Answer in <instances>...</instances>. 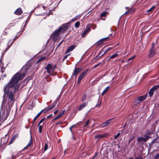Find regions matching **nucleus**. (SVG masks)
Segmentation results:
<instances>
[{"mask_svg":"<svg viewBox=\"0 0 159 159\" xmlns=\"http://www.w3.org/2000/svg\"><path fill=\"white\" fill-rule=\"evenodd\" d=\"M31 66L30 65L24 66L20 70L15 74L12 77L10 82L4 87V97L6 95L7 102L3 99L1 107L0 114V122L2 115L6 113L7 117L10 112V109L15 101V95L19 91L20 84L18 82L22 79L25 76L26 73L29 70Z\"/></svg>","mask_w":159,"mask_h":159,"instance_id":"nucleus-1","label":"nucleus"},{"mask_svg":"<svg viewBox=\"0 0 159 159\" xmlns=\"http://www.w3.org/2000/svg\"><path fill=\"white\" fill-rule=\"evenodd\" d=\"M68 28V25L67 24H65L60 27L57 30L54 31L53 33V38L57 37L61 33H64L66 30Z\"/></svg>","mask_w":159,"mask_h":159,"instance_id":"nucleus-2","label":"nucleus"},{"mask_svg":"<svg viewBox=\"0 0 159 159\" xmlns=\"http://www.w3.org/2000/svg\"><path fill=\"white\" fill-rule=\"evenodd\" d=\"M147 95H145L139 96L135 99L134 101V103L135 105H136L145 100L147 97Z\"/></svg>","mask_w":159,"mask_h":159,"instance_id":"nucleus-3","label":"nucleus"},{"mask_svg":"<svg viewBox=\"0 0 159 159\" xmlns=\"http://www.w3.org/2000/svg\"><path fill=\"white\" fill-rule=\"evenodd\" d=\"M144 137H139L137 139V141L139 142H141L142 141L145 142L148 140L149 138V137L147 135H146V136L144 135Z\"/></svg>","mask_w":159,"mask_h":159,"instance_id":"nucleus-4","label":"nucleus"},{"mask_svg":"<svg viewBox=\"0 0 159 159\" xmlns=\"http://www.w3.org/2000/svg\"><path fill=\"white\" fill-rule=\"evenodd\" d=\"M90 29L91 28L88 25H87L86 28L84 32L82 34L81 36L83 37H84L85 36L86 34L90 31Z\"/></svg>","mask_w":159,"mask_h":159,"instance_id":"nucleus-5","label":"nucleus"},{"mask_svg":"<svg viewBox=\"0 0 159 159\" xmlns=\"http://www.w3.org/2000/svg\"><path fill=\"white\" fill-rule=\"evenodd\" d=\"M156 53V50L150 49V53L148 55L149 58H151L154 56Z\"/></svg>","mask_w":159,"mask_h":159,"instance_id":"nucleus-6","label":"nucleus"},{"mask_svg":"<svg viewBox=\"0 0 159 159\" xmlns=\"http://www.w3.org/2000/svg\"><path fill=\"white\" fill-rule=\"evenodd\" d=\"M75 47L76 46L75 45H73L69 47L66 51L65 54L73 50L75 48Z\"/></svg>","mask_w":159,"mask_h":159,"instance_id":"nucleus-7","label":"nucleus"},{"mask_svg":"<svg viewBox=\"0 0 159 159\" xmlns=\"http://www.w3.org/2000/svg\"><path fill=\"white\" fill-rule=\"evenodd\" d=\"M52 67L51 65L50 64H48L47 66L45 67V69L47 70V72L48 73H50L51 72V70L52 69Z\"/></svg>","mask_w":159,"mask_h":159,"instance_id":"nucleus-8","label":"nucleus"},{"mask_svg":"<svg viewBox=\"0 0 159 159\" xmlns=\"http://www.w3.org/2000/svg\"><path fill=\"white\" fill-rule=\"evenodd\" d=\"M112 119H109L104 122L101 125L102 127L104 128L107 126L109 124L111 123V120Z\"/></svg>","mask_w":159,"mask_h":159,"instance_id":"nucleus-9","label":"nucleus"},{"mask_svg":"<svg viewBox=\"0 0 159 159\" xmlns=\"http://www.w3.org/2000/svg\"><path fill=\"white\" fill-rule=\"evenodd\" d=\"M65 111H66L65 110H62V111L60 113L59 115H58L56 117H55V118L53 120H56L59 118L61 116H62L65 113Z\"/></svg>","mask_w":159,"mask_h":159,"instance_id":"nucleus-10","label":"nucleus"},{"mask_svg":"<svg viewBox=\"0 0 159 159\" xmlns=\"http://www.w3.org/2000/svg\"><path fill=\"white\" fill-rule=\"evenodd\" d=\"M22 13V11L20 8H19L14 12V14L17 15H20Z\"/></svg>","mask_w":159,"mask_h":159,"instance_id":"nucleus-11","label":"nucleus"},{"mask_svg":"<svg viewBox=\"0 0 159 159\" xmlns=\"http://www.w3.org/2000/svg\"><path fill=\"white\" fill-rule=\"evenodd\" d=\"M109 39V37H107L102 39H100V40H99L97 42V43H100L99 44H101L103 43V42L107 40V39Z\"/></svg>","mask_w":159,"mask_h":159,"instance_id":"nucleus-12","label":"nucleus"},{"mask_svg":"<svg viewBox=\"0 0 159 159\" xmlns=\"http://www.w3.org/2000/svg\"><path fill=\"white\" fill-rule=\"evenodd\" d=\"M18 136V134H16L14 135L11 138V140L10 141L9 144L12 143L14 141Z\"/></svg>","mask_w":159,"mask_h":159,"instance_id":"nucleus-13","label":"nucleus"},{"mask_svg":"<svg viewBox=\"0 0 159 159\" xmlns=\"http://www.w3.org/2000/svg\"><path fill=\"white\" fill-rule=\"evenodd\" d=\"M105 136L104 134H96L95 135V138L98 139V140H99L102 138L104 137Z\"/></svg>","mask_w":159,"mask_h":159,"instance_id":"nucleus-14","label":"nucleus"},{"mask_svg":"<svg viewBox=\"0 0 159 159\" xmlns=\"http://www.w3.org/2000/svg\"><path fill=\"white\" fill-rule=\"evenodd\" d=\"M82 68H75L74 71V75L76 76V75H77L78 73L82 70Z\"/></svg>","mask_w":159,"mask_h":159,"instance_id":"nucleus-15","label":"nucleus"},{"mask_svg":"<svg viewBox=\"0 0 159 159\" xmlns=\"http://www.w3.org/2000/svg\"><path fill=\"white\" fill-rule=\"evenodd\" d=\"M88 103L87 102H85L82 104L79 107L78 110L79 111L81 110L83 108H84L87 104Z\"/></svg>","mask_w":159,"mask_h":159,"instance_id":"nucleus-16","label":"nucleus"},{"mask_svg":"<svg viewBox=\"0 0 159 159\" xmlns=\"http://www.w3.org/2000/svg\"><path fill=\"white\" fill-rule=\"evenodd\" d=\"M109 86H108L104 90H103V92L102 93L101 95L102 96H103L106 93L107 91L108 90V89H109Z\"/></svg>","mask_w":159,"mask_h":159,"instance_id":"nucleus-17","label":"nucleus"},{"mask_svg":"<svg viewBox=\"0 0 159 159\" xmlns=\"http://www.w3.org/2000/svg\"><path fill=\"white\" fill-rule=\"evenodd\" d=\"M22 151H19L15 155L13 156H12V157L13 158H16V157H18L19 155L21 154Z\"/></svg>","mask_w":159,"mask_h":159,"instance_id":"nucleus-18","label":"nucleus"},{"mask_svg":"<svg viewBox=\"0 0 159 159\" xmlns=\"http://www.w3.org/2000/svg\"><path fill=\"white\" fill-rule=\"evenodd\" d=\"M58 98H57L56 100V101L53 103L51 105V109H53L54 107H55V106L57 104V101L58 99Z\"/></svg>","mask_w":159,"mask_h":159,"instance_id":"nucleus-19","label":"nucleus"},{"mask_svg":"<svg viewBox=\"0 0 159 159\" xmlns=\"http://www.w3.org/2000/svg\"><path fill=\"white\" fill-rule=\"evenodd\" d=\"M105 53L106 52H104V51L102 49L99 52V54H100V56L101 57L104 55L105 54Z\"/></svg>","mask_w":159,"mask_h":159,"instance_id":"nucleus-20","label":"nucleus"},{"mask_svg":"<svg viewBox=\"0 0 159 159\" xmlns=\"http://www.w3.org/2000/svg\"><path fill=\"white\" fill-rule=\"evenodd\" d=\"M43 110H41L39 113L37 115L35 116V117L34 119V121H35L41 115L42 112H43Z\"/></svg>","mask_w":159,"mask_h":159,"instance_id":"nucleus-21","label":"nucleus"},{"mask_svg":"<svg viewBox=\"0 0 159 159\" xmlns=\"http://www.w3.org/2000/svg\"><path fill=\"white\" fill-rule=\"evenodd\" d=\"M111 49V48H106V47H103L102 49L105 52H106L110 50Z\"/></svg>","mask_w":159,"mask_h":159,"instance_id":"nucleus-22","label":"nucleus"},{"mask_svg":"<svg viewBox=\"0 0 159 159\" xmlns=\"http://www.w3.org/2000/svg\"><path fill=\"white\" fill-rule=\"evenodd\" d=\"M43 124L42 125H38V126H39V132L40 133H41L42 132V128L43 126Z\"/></svg>","mask_w":159,"mask_h":159,"instance_id":"nucleus-23","label":"nucleus"},{"mask_svg":"<svg viewBox=\"0 0 159 159\" xmlns=\"http://www.w3.org/2000/svg\"><path fill=\"white\" fill-rule=\"evenodd\" d=\"M107 11H105L104 12H103L101 13V14L100 15V16L101 17H105L107 16Z\"/></svg>","mask_w":159,"mask_h":159,"instance_id":"nucleus-24","label":"nucleus"},{"mask_svg":"<svg viewBox=\"0 0 159 159\" xmlns=\"http://www.w3.org/2000/svg\"><path fill=\"white\" fill-rule=\"evenodd\" d=\"M118 56V54L117 53L114 54L113 55H112L110 57L109 59H108L107 61H109L110 59L114 58Z\"/></svg>","mask_w":159,"mask_h":159,"instance_id":"nucleus-25","label":"nucleus"},{"mask_svg":"<svg viewBox=\"0 0 159 159\" xmlns=\"http://www.w3.org/2000/svg\"><path fill=\"white\" fill-rule=\"evenodd\" d=\"M159 88V85H155L154 87L152 88L151 89L153 91Z\"/></svg>","mask_w":159,"mask_h":159,"instance_id":"nucleus-26","label":"nucleus"},{"mask_svg":"<svg viewBox=\"0 0 159 159\" xmlns=\"http://www.w3.org/2000/svg\"><path fill=\"white\" fill-rule=\"evenodd\" d=\"M148 93L150 97H152L153 94V91L151 89L148 92Z\"/></svg>","mask_w":159,"mask_h":159,"instance_id":"nucleus-27","label":"nucleus"},{"mask_svg":"<svg viewBox=\"0 0 159 159\" xmlns=\"http://www.w3.org/2000/svg\"><path fill=\"white\" fill-rule=\"evenodd\" d=\"M86 97V95L85 94L83 95L82 98L81 99V101L83 102H84L85 100Z\"/></svg>","mask_w":159,"mask_h":159,"instance_id":"nucleus-28","label":"nucleus"},{"mask_svg":"<svg viewBox=\"0 0 159 159\" xmlns=\"http://www.w3.org/2000/svg\"><path fill=\"white\" fill-rule=\"evenodd\" d=\"M32 143V141L31 136L30 139L29 143H28V144L27 145V146L28 147L30 146L31 145Z\"/></svg>","mask_w":159,"mask_h":159,"instance_id":"nucleus-29","label":"nucleus"},{"mask_svg":"<svg viewBox=\"0 0 159 159\" xmlns=\"http://www.w3.org/2000/svg\"><path fill=\"white\" fill-rule=\"evenodd\" d=\"M19 36H16L15 38L13 39L12 42L10 44V46H11L12 44L16 40V39Z\"/></svg>","mask_w":159,"mask_h":159,"instance_id":"nucleus-30","label":"nucleus"},{"mask_svg":"<svg viewBox=\"0 0 159 159\" xmlns=\"http://www.w3.org/2000/svg\"><path fill=\"white\" fill-rule=\"evenodd\" d=\"M155 6H153L150 9H149L147 11V12H151L153 9H155Z\"/></svg>","mask_w":159,"mask_h":159,"instance_id":"nucleus-31","label":"nucleus"},{"mask_svg":"<svg viewBox=\"0 0 159 159\" xmlns=\"http://www.w3.org/2000/svg\"><path fill=\"white\" fill-rule=\"evenodd\" d=\"M82 121H80L78 122H77L76 124L73 125L71 126L73 128L74 127H76L77 126L79 125L82 122Z\"/></svg>","mask_w":159,"mask_h":159,"instance_id":"nucleus-32","label":"nucleus"},{"mask_svg":"<svg viewBox=\"0 0 159 159\" xmlns=\"http://www.w3.org/2000/svg\"><path fill=\"white\" fill-rule=\"evenodd\" d=\"M89 70V69H87L85 70L82 73L83 75L84 76L87 73V72Z\"/></svg>","mask_w":159,"mask_h":159,"instance_id":"nucleus-33","label":"nucleus"},{"mask_svg":"<svg viewBox=\"0 0 159 159\" xmlns=\"http://www.w3.org/2000/svg\"><path fill=\"white\" fill-rule=\"evenodd\" d=\"M80 25V22L77 21V22H76L75 24V27L76 28H78L79 26Z\"/></svg>","mask_w":159,"mask_h":159,"instance_id":"nucleus-34","label":"nucleus"},{"mask_svg":"<svg viewBox=\"0 0 159 159\" xmlns=\"http://www.w3.org/2000/svg\"><path fill=\"white\" fill-rule=\"evenodd\" d=\"M84 76L82 74H81L78 77V79L79 80H81L83 79Z\"/></svg>","mask_w":159,"mask_h":159,"instance_id":"nucleus-35","label":"nucleus"},{"mask_svg":"<svg viewBox=\"0 0 159 159\" xmlns=\"http://www.w3.org/2000/svg\"><path fill=\"white\" fill-rule=\"evenodd\" d=\"M5 67H3V66L1 67V71L2 73H4L5 72Z\"/></svg>","mask_w":159,"mask_h":159,"instance_id":"nucleus-36","label":"nucleus"},{"mask_svg":"<svg viewBox=\"0 0 159 159\" xmlns=\"http://www.w3.org/2000/svg\"><path fill=\"white\" fill-rule=\"evenodd\" d=\"M48 144L47 143H45L44 148V151H45L48 149Z\"/></svg>","mask_w":159,"mask_h":159,"instance_id":"nucleus-37","label":"nucleus"},{"mask_svg":"<svg viewBox=\"0 0 159 159\" xmlns=\"http://www.w3.org/2000/svg\"><path fill=\"white\" fill-rule=\"evenodd\" d=\"M46 118H43L40 121H39V124L38 125H40V124H41L43 121H44L45 120Z\"/></svg>","mask_w":159,"mask_h":159,"instance_id":"nucleus-38","label":"nucleus"},{"mask_svg":"<svg viewBox=\"0 0 159 159\" xmlns=\"http://www.w3.org/2000/svg\"><path fill=\"white\" fill-rule=\"evenodd\" d=\"M120 133H118L115 136H114V139H116L120 135Z\"/></svg>","mask_w":159,"mask_h":159,"instance_id":"nucleus-39","label":"nucleus"},{"mask_svg":"<svg viewBox=\"0 0 159 159\" xmlns=\"http://www.w3.org/2000/svg\"><path fill=\"white\" fill-rule=\"evenodd\" d=\"M51 107L50 106H48L46 109L43 110H46L47 111L50 110L52 109H51Z\"/></svg>","mask_w":159,"mask_h":159,"instance_id":"nucleus-40","label":"nucleus"},{"mask_svg":"<svg viewBox=\"0 0 159 159\" xmlns=\"http://www.w3.org/2000/svg\"><path fill=\"white\" fill-rule=\"evenodd\" d=\"M80 16V15H78L76 16L74 18L71 20L72 21H74L76 20Z\"/></svg>","mask_w":159,"mask_h":159,"instance_id":"nucleus-41","label":"nucleus"},{"mask_svg":"<svg viewBox=\"0 0 159 159\" xmlns=\"http://www.w3.org/2000/svg\"><path fill=\"white\" fill-rule=\"evenodd\" d=\"M132 12V10H129L126 11L124 14H128L131 12Z\"/></svg>","mask_w":159,"mask_h":159,"instance_id":"nucleus-42","label":"nucleus"},{"mask_svg":"<svg viewBox=\"0 0 159 159\" xmlns=\"http://www.w3.org/2000/svg\"><path fill=\"white\" fill-rule=\"evenodd\" d=\"M134 138V136H133L132 137L130 138L129 140V141L128 143L129 144L131 142V141H132V140H133Z\"/></svg>","mask_w":159,"mask_h":159,"instance_id":"nucleus-43","label":"nucleus"},{"mask_svg":"<svg viewBox=\"0 0 159 159\" xmlns=\"http://www.w3.org/2000/svg\"><path fill=\"white\" fill-rule=\"evenodd\" d=\"M72 128H73V127L71 126L69 128V129L70 130L71 132L72 135H73V132L72 130Z\"/></svg>","mask_w":159,"mask_h":159,"instance_id":"nucleus-44","label":"nucleus"},{"mask_svg":"<svg viewBox=\"0 0 159 159\" xmlns=\"http://www.w3.org/2000/svg\"><path fill=\"white\" fill-rule=\"evenodd\" d=\"M121 133H122V134L124 135H125L126 134V131L124 129H122L121 130Z\"/></svg>","mask_w":159,"mask_h":159,"instance_id":"nucleus-45","label":"nucleus"},{"mask_svg":"<svg viewBox=\"0 0 159 159\" xmlns=\"http://www.w3.org/2000/svg\"><path fill=\"white\" fill-rule=\"evenodd\" d=\"M101 57L100 56V54H98V55L95 57V59L96 60H98L99 58Z\"/></svg>","mask_w":159,"mask_h":159,"instance_id":"nucleus-46","label":"nucleus"},{"mask_svg":"<svg viewBox=\"0 0 159 159\" xmlns=\"http://www.w3.org/2000/svg\"><path fill=\"white\" fill-rule=\"evenodd\" d=\"M154 157L155 159H158L159 157V154L158 153L156 154Z\"/></svg>","mask_w":159,"mask_h":159,"instance_id":"nucleus-47","label":"nucleus"},{"mask_svg":"<svg viewBox=\"0 0 159 159\" xmlns=\"http://www.w3.org/2000/svg\"><path fill=\"white\" fill-rule=\"evenodd\" d=\"M89 123V120H88V121H87L86 122L84 126V127H86L87 125H88Z\"/></svg>","mask_w":159,"mask_h":159,"instance_id":"nucleus-48","label":"nucleus"},{"mask_svg":"<svg viewBox=\"0 0 159 159\" xmlns=\"http://www.w3.org/2000/svg\"><path fill=\"white\" fill-rule=\"evenodd\" d=\"M135 57V55H134L133 56H132V57H131L130 58H129V59L128 60V61H129V60H132L133 59H134V57Z\"/></svg>","mask_w":159,"mask_h":159,"instance_id":"nucleus-49","label":"nucleus"},{"mask_svg":"<svg viewBox=\"0 0 159 159\" xmlns=\"http://www.w3.org/2000/svg\"><path fill=\"white\" fill-rule=\"evenodd\" d=\"M101 104V102L99 104L97 103L95 106V107H99Z\"/></svg>","mask_w":159,"mask_h":159,"instance_id":"nucleus-50","label":"nucleus"},{"mask_svg":"<svg viewBox=\"0 0 159 159\" xmlns=\"http://www.w3.org/2000/svg\"><path fill=\"white\" fill-rule=\"evenodd\" d=\"M100 64V62L98 64H96V65H94V66H93V68H96V67H97V66L99 64Z\"/></svg>","mask_w":159,"mask_h":159,"instance_id":"nucleus-51","label":"nucleus"},{"mask_svg":"<svg viewBox=\"0 0 159 159\" xmlns=\"http://www.w3.org/2000/svg\"><path fill=\"white\" fill-rule=\"evenodd\" d=\"M69 55H66L64 57V58H63V60H65V59H66L67 58V57H68V56Z\"/></svg>","mask_w":159,"mask_h":159,"instance_id":"nucleus-52","label":"nucleus"},{"mask_svg":"<svg viewBox=\"0 0 159 159\" xmlns=\"http://www.w3.org/2000/svg\"><path fill=\"white\" fill-rule=\"evenodd\" d=\"M135 159H143V158L142 157H136Z\"/></svg>","mask_w":159,"mask_h":159,"instance_id":"nucleus-53","label":"nucleus"},{"mask_svg":"<svg viewBox=\"0 0 159 159\" xmlns=\"http://www.w3.org/2000/svg\"><path fill=\"white\" fill-rule=\"evenodd\" d=\"M150 49L152 50H155V45H152V47Z\"/></svg>","mask_w":159,"mask_h":159,"instance_id":"nucleus-54","label":"nucleus"},{"mask_svg":"<svg viewBox=\"0 0 159 159\" xmlns=\"http://www.w3.org/2000/svg\"><path fill=\"white\" fill-rule=\"evenodd\" d=\"M52 116V114H51L50 115L47 116V118H48L51 117Z\"/></svg>","mask_w":159,"mask_h":159,"instance_id":"nucleus-55","label":"nucleus"},{"mask_svg":"<svg viewBox=\"0 0 159 159\" xmlns=\"http://www.w3.org/2000/svg\"><path fill=\"white\" fill-rule=\"evenodd\" d=\"M11 46H10V45L9 46H8V47H7V48L6 49V51H5V52L7 51V50H8L9 49V48L11 47Z\"/></svg>","mask_w":159,"mask_h":159,"instance_id":"nucleus-56","label":"nucleus"},{"mask_svg":"<svg viewBox=\"0 0 159 159\" xmlns=\"http://www.w3.org/2000/svg\"><path fill=\"white\" fill-rule=\"evenodd\" d=\"M28 147L26 146L21 151L22 152L23 150L26 149Z\"/></svg>","mask_w":159,"mask_h":159,"instance_id":"nucleus-57","label":"nucleus"},{"mask_svg":"<svg viewBox=\"0 0 159 159\" xmlns=\"http://www.w3.org/2000/svg\"><path fill=\"white\" fill-rule=\"evenodd\" d=\"M58 110H57L54 111V114L55 115L58 112Z\"/></svg>","mask_w":159,"mask_h":159,"instance_id":"nucleus-58","label":"nucleus"},{"mask_svg":"<svg viewBox=\"0 0 159 159\" xmlns=\"http://www.w3.org/2000/svg\"><path fill=\"white\" fill-rule=\"evenodd\" d=\"M42 61V58H40L37 61V63H38L40 62V61Z\"/></svg>","mask_w":159,"mask_h":159,"instance_id":"nucleus-59","label":"nucleus"},{"mask_svg":"<svg viewBox=\"0 0 159 159\" xmlns=\"http://www.w3.org/2000/svg\"><path fill=\"white\" fill-rule=\"evenodd\" d=\"M72 139L74 140H76V138L73 136V135H72Z\"/></svg>","mask_w":159,"mask_h":159,"instance_id":"nucleus-60","label":"nucleus"},{"mask_svg":"<svg viewBox=\"0 0 159 159\" xmlns=\"http://www.w3.org/2000/svg\"><path fill=\"white\" fill-rule=\"evenodd\" d=\"M6 74H5L2 75V79H3V78L5 77H6Z\"/></svg>","mask_w":159,"mask_h":159,"instance_id":"nucleus-61","label":"nucleus"},{"mask_svg":"<svg viewBox=\"0 0 159 159\" xmlns=\"http://www.w3.org/2000/svg\"><path fill=\"white\" fill-rule=\"evenodd\" d=\"M81 81V80H79V79H78V81H77L78 84H79L80 82Z\"/></svg>","mask_w":159,"mask_h":159,"instance_id":"nucleus-62","label":"nucleus"},{"mask_svg":"<svg viewBox=\"0 0 159 159\" xmlns=\"http://www.w3.org/2000/svg\"><path fill=\"white\" fill-rule=\"evenodd\" d=\"M125 8H126V9L129 10V9H130L129 7H125Z\"/></svg>","mask_w":159,"mask_h":159,"instance_id":"nucleus-63","label":"nucleus"},{"mask_svg":"<svg viewBox=\"0 0 159 159\" xmlns=\"http://www.w3.org/2000/svg\"><path fill=\"white\" fill-rule=\"evenodd\" d=\"M128 159H134V158L133 157H130Z\"/></svg>","mask_w":159,"mask_h":159,"instance_id":"nucleus-64","label":"nucleus"}]
</instances>
